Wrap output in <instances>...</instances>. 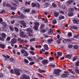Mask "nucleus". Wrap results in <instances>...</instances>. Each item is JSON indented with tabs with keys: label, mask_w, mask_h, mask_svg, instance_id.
<instances>
[{
	"label": "nucleus",
	"mask_w": 79,
	"mask_h": 79,
	"mask_svg": "<svg viewBox=\"0 0 79 79\" xmlns=\"http://www.w3.org/2000/svg\"><path fill=\"white\" fill-rule=\"evenodd\" d=\"M42 62L43 64H47L48 63V61L46 60H44L42 61Z\"/></svg>",
	"instance_id": "12"
},
{
	"label": "nucleus",
	"mask_w": 79,
	"mask_h": 79,
	"mask_svg": "<svg viewBox=\"0 0 79 79\" xmlns=\"http://www.w3.org/2000/svg\"><path fill=\"white\" fill-rule=\"evenodd\" d=\"M35 63L34 62H32L29 63V64L30 65H33V64H34Z\"/></svg>",
	"instance_id": "60"
},
{
	"label": "nucleus",
	"mask_w": 79,
	"mask_h": 79,
	"mask_svg": "<svg viewBox=\"0 0 79 79\" xmlns=\"http://www.w3.org/2000/svg\"><path fill=\"white\" fill-rule=\"evenodd\" d=\"M29 47V46L28 45H26L25 47H23V48H24L25 50H27V48Z\"/></svg>",
	"instance_id": "32"
},
{
	"label": "nucleus",
	"mask_w": 79,
	"mask_h": 79,
	"mask_svg": "<svg viewBox=\"0 0 79 79\" xmlns=\"http://www.w3.org/2000/svg\"><path fill=\"white\" fill-rule=\"evenodd\" d=\"M38 71L39 73H45V72H46V71L41 70L40 69H38Z\"/></svg>",
	"instance_id": "17"
},
{
	"label": "nucleus",
	"mask_w": 79,
	"mask_h": 79,
	"mask_svg": "<svg viewBox=\"0 0 79 79\" xmlns=\"http://www.w3.org/2000/svg\"><path fill=\"white\" fill-rule=\"evenodd\" d=\"M49 61H53L54 60V58L52 57H50L49 58Z\"/></svg>",
	"instance_id": "43"
},
{
	"label": "nucleus",
	"mask_w": 79,
	"mask_h": 79,
	"mask_svg": "<svg viewBox=\"0 0 79 79\" xmlns=\"http://www.w3.org/2000/svg\"><path fill=\"white\" fill-rule=\"evenodd\" d=\"M56 42L58 44H60V43H61V42H60V40H57V41H56Z\"/></svg>",
	"instance_id": "58"
},
{
	"label": "nucleus",
	"mask_w": 79,
	"mask_h": 79,
	"mask_svg": "<svg viewBox=\"0 0 79 79\" xmlns=\"http://www.w3.org/2000/svg\"><path fill=\"white\" fill-rule=\"evenodd\" d=\"M73 15H74V14H73V13L70 12H69V16H73Z\"/></svg>",
	"instance_id": "31"
},
{
	"label": "nucleus",
	"mask_w": 79,
	"mask_h": 79,
	"mask_svg": "<svg viewBox=\"0 0 79 79\" xmlns=\"http://www.w3.org/2000/svg\"><path fill=\"white\" fill-rule=\"evenodd\" d=\"M27 52V51H26V50L24 49H23L21 51V53L22 54H24V53H25Z\"/></svg>",
	"instance_id": "23"
},
{
	"label": "nucleus",
	"mask_w": 79,
	"mask_h": 79,
	"mask_svg": "<svg viewBox=\"0 0 79 79\" xmlns=\"http://www.w3.org/2000/svg\"><path fill=\"white\" fill-rule=\"evenodd\" d=\"M10 3H11V5H12L13 6H11L10 7L11 9L12 10H15L16 9V6H17L15 2H11Z\"/></svg>",
	"instance_id": "2"
},
{
	"label": "nucleus",
	"mask_w": 79,
	"mask_h": 79,
	"mask_svg": "<svg viewBox=\"0 0 79 79\" xmlns=\"http://www.w3.org/2000/svg\"><path fill=\"white\" fill-rule=\"evenodd\" d=\"M48 43H49V44H50L52 43V42H53V39H48Z\"/></svg>",
	"instance_id": "27"
},
{
	"label": "nucleus",
	"mask_w": 79,
	"mask_h": 79,
	"mask_svg": "<svg viewBox=\"0 0 79 79\" xmlns=\"http://www.w3.org/2000/svg\"><path fill=\"white\" fill-rule=\"evenodd\" d=\"M24 9H25V7L24 6H23L21 8V10H24Z\"/></svg>",
	"instance_id": "64"
},
{
	"label": "nucleus",
	"mask_w": 79,
	"mask_h": 79,
	"mask_svg": "<svg viewBox=\"0 0 79 79\" xmlns=\"http://www.w3.org/2000/svg\"><path fill=\"white\" fill-rule=\"evenodd\" d=\"M6 6H10V7H11V5L10 4L7 3V4H6Z\"/></svg>",
	"instance_id": "42"
},
{
	"label": "nucleus",
	"mask_w": 79,
	"mask_h": 79,
	"mask_svg": "<svg viewBox=\"0 0 79 79\" xmlns=\"http://www.w3.org/2000/svg\"><path fill=\"white\" fill-rule=\"evenodd\" d=\"M3 72L4 74H7V73H8V72L5 70H4L3 71Z\"/></svg>",
	"instance_id": "63"
},
{
	"label": "nucleus",
	"mask_w": 79,
	"mask_h": 79,
	"mask_svg": "<svg viewBox=\"0 0 79 79\" xmlns=\"http://www.w3.org/2000/svg\"><path fill=\"white\" fill-rule=\"evenodd\" d=\"M36 5L35 3H32L31 4V6L32 7H34V6H37L38 8H39L40 7V5L39 3H37Z\"/></svg>",
	"instance_id": "9"
},
{
	"label": "nucleus",
	"mask_w": 79,
	"mask_h": 79,
	"mask_svg": "<svg viewBox=\"0 0 79 79\" xmlns=\"http://www.w3.org/2000/svg\"><path fill=\"white\" fill-rule=\"evenodd\" d=\"M61 71V70L60 69H56L54 71V73L55 74H56V75H57V76H58L59 75H60V73Z\"/></svg>",
	"instance_id": "3"
},
{
	"label": "nucleus",
	"mask_w": 79,
	"mask_h": 79,
	"mask_svg": "<svg viewBox=\"0 0 79 79\" xmlns=\"http://www.w3.org/2000/svg\"><path fill=\"white\" fill-rule=\"evenodd\" d=\"M27 31L28 32H30V33H32V29L31 28H28L27 29Z\"/></svg>",
	"instance_id": "13"
},
{
	"label": "nucleus",
	"mask_w": 79,
	"mask_h": 79,
	"mask_svg": "<svg viewBox=\"0 0 79 79\" xmlns=\"http://www.w3.org/2000/svg\"><path fill=\"white\" fill-rule=\"evenodd\" d=\"M61 77H63V78H65V77H68V75L65 74H63L61 76Z\"/></svg>",
	"instance_id": "20"
},
{
	"label": "nucleus",
	"mask_w": 79,
	"mask_h": 79,
	"mask_svg": "<svg viewBox=\"0 0 79 79\" xmlns=\"http://www.w3.org/2000/svg\"><path fill=\"white\" fill-rule=\"evenodd\" d=\"M75 71L77 74H79V70L77 69V68H76L75 69Z\"/></svg>",
	"instance_id": "33"
},
{
	"label": "nucleus",
	"mask_w": 79,
	"mask_h": 79,
	"mask_svg": "<svg viewBox=\"0 0 79 79\" xmlns=\"http://www.w3.org/2000/svg\"><path fill=\"white\" fill-rule=\"evenodd\" d=\"M67 40V39H65L63 40V43H66V42H68Z\"/></svg>",
	"instance_id": "51"
},
{
	"label": "nucleus",
	"mask_w": 79,
	"mask_h": 79,
	"mask_svg": "<svg viewBox=\"0 0 79 79\" xmlns=\"http://www.w3.org/2000/svg\"><path fill=\"white\" fill-rule=\"evenodd\" d=\"M30 49L31 50H32L33 51H34V47H32V46H30Z\"/></svg>",
	"instance_id": "47"
},
{
	"label": "nucleus",
	"mask_w": 79,
	"mask_h": 79,
	"mask_svg": "<svg viewBox=\"0 0 79 79\" xmlns=\"http://www.w3.org/2000/svg\"><path fill=\"white\" fill-rule=\"evenodd\" d=\"M78 48V46H77V45H75L74 47V49H77Z\"/></svg>",
	"instance_id": "57"
},
{
	"label": "nucleus",
	"mask_w": 79,
	"mask_h": 79,
	"mask_svg": "<svg viewBox=\"0 0 79 79\" xmlns=\"http://www.w3.org/2000/svg\"><path fill=\"white\" fill-rule=\"evenodd\" d=\"M10 29L12 31H14V28H13V27H10Z\"/></svg>",
	"instance_id": "61"
},
{
	"label": "nucleus",
	"mask_w": 79,
	"mask_h": 79,
	"mask_svg": "<svg viewBox=\"0 0 79 79\" xmlns=\"http://www.w3.org/2000/svg\"><path fill=\"white\" fill-rule=\"evenodd\" d=\"M70 28L72 29H75L76 30H77V29H78V27L77 26H76L74 25H71L70 26Z\"/></svg>",
	"instance_id": "5"
},
{
	"label": "nucleus",
	"mask_w": 79,
	"mask_h": 79,
	"mask_svg": "<svg viewBox=\"0 0 79 79\" xmlns=\"http://www.w3.org/2000/svg\"><path fill=\"white\" fill-rule=\"evenodd\" d=\"M59 15V13L58 12H55L54 13V16L56 17H58V16Z\"/></svg>",
	"instance_id": "30"
},
{
	"label": "nucleus",
	"mask_w": 79,
	"mask_h": 79,
	"mask_svg": "<svg viewBox=\"0 0 79 79\" xmlns=\"http://www.w3.org/2000/svg\"><path fill=\"white\" fill-rule=\"evenodd\" d=\"M23 55L25 56H27L28 55H29V54H28L27 52V51Z\"/></svg>",
	"instance_id": "34"
},
{
	"label": "nucleus",
	"mask_w": 79,
	"mask_h": 79,
	"mask_svg": "<svg viewBox=\"0 0 79 79\" xmlns=\"http://www.w3.org/2000/svg\"><path fill=\"white\" fill-rule=\"evenodd\" d=\"M11 43H12L14 44H16L17 42V40L15 38H13L12 40Z\"/></svg>",
	"instance_id": "11"
},
{
	"label": "nucleus",
	"mask_w": 79,
	"mask_h": 79,
	"mask_svg": "<svg viewBox=\"0 0 79 79\" xmlns=\"http://www.w3.org/2000/svg\"><path fill=\"white\" fill-rule=\"evenodd\" d=\"M73 23L75 24H79V21L77 20V19H75L73 20Z\"/></svg>",
	"instance_id": "14"
},
{
	"label": "nucleus",
	"mask_w": 79,
	"mask_h": 79,
	"mask_svg": "<svg viewBox=\"0 0 79 79\" xmlns=\"http://www.w3.org/2000/svg\"><path fill=\"white\" fill-rule=\"evenodd\" d=\"M77 66H79V61H78L76 62V65H73L74 68H77Z\"/></svg>",
	"instance_id": "10"
},
{
	"label": "nucleus",
	"mask_w": 79,
	"mask_h": 79,
	"mask_svg": "<svg viewBox=\"0 0 79 79\" xmlns=\"http://www.w3.org/2000/svg\"><path fill=\"white\" fill-rule=\"evenodd\" d=\"M19 17L21 18V19H24V15H23V14L21 13V14H20Z\"/></svg>",
	"instance_id": "22"
},
{
	"label": "nucleus",
	"mask_w": 79,
	"mask_h": 79,
	"mask_svg": "<svg viewBox=\"0 0 79 79\" xmlns=\"http://www.w3.org/2000/svg\"><path fill=\"white\" fill-rule=\"evenodd\" d=\"M69 72H70V73H71L72 74H73L74 75H76V73H74V72L73 71H72L71 70H70Z\"/></svg>",
	"instance_id": "36"
},
{
	"label": "nucleus",
	"mask_w": 79,
	"mask_h": 79,
	"mask_svg": "<svg viewBox=\"0 0 79 79\" xmlns=\"http://www.w3.org/2000/svg\"><path fill=\"white\" fill-rule=\"evenodd\" d=\"M46 31V30L45 29H43L42 30H40V32H43V33H45Z\"/></svg>",
	"instance_id": "41"
},
{
	"label": "nucleus",
	"mask_w": 79,
	"mask_h": 79,
	"mask_svg": "<svg viewBox=\"0 0 79 79\" xmlns=\"http://www.w3.org/2000/svg\"><path fill=\"white\" fill-rule=\"evenodd\" d=\"M27 78V76L25 74H22L20 76L21 79H26Z\"/></svg>",
	"instance_id": "8"
},
{
	"label": "nucleus",
	"mask_w": 79,
	"mask_h": 79,
	"mask_svg": "<svg viewBox=\"0 0 79 79\" xmlns=\"http://www.w3.org/2000/svg\"><path fill=\"white\" fill-rule=\"evenodd\" d=\"M24 61L25 63H29V61L27 59H25L24 60Z\"/></svg>",
	"instance_id": "52"
},
{
	"label": "nucleus",
	"mask_w": 79,
	"mask_h": 79,
	"mask_svg": "<svg viewBox=\"0 0 79 79\" xmlns=\"http://www.w3.org/2000/svg\"><path fill=\"white\" fill-rule=\"evenodd\" d=\"M38 27H39L38 26H34L33 29H35V31H37L38 29Z\"/></svg>",
	"instance_id": "28"
},
{
	"label": "nucleus",
	"mask_w": 79,
	"mask_h": 79,
	"mask_svg": "<svg viewBox=\"0 0 79 79\" xmlns=\"http://www.w3.org/2000/svg\"><path fill=\"white\" fill-rule=\"evenodd\" d=\"M1 35L2 37L3 38H6V34H5L4 33H2L1 34Z\"/></svg>",
	"instance_id": "25"
},
{
	"label": "nucleus",
	"mask_w": 79,
	"mask_h": 79,
	"mask_svg": "<svg viewBox=\"0 0 79 79\" xmlns=\"http://www.w3.org/2000/svg\"><path fill=\"white\" fill-rule=\"evenodd\" d=\"M66 56L67 58H69V59H71V57H72V56H71V54H69L68 55H67Z\"/></svg>",
	"instance_id": "24"
},
{
	"label": "nucleus",
	"mask_w": 79,
	"mask_h": 79,
	"mask_svg": "<svg viewBox=\"0 0 79 79\" xmlns=\"http://www.w3.org/2000/svg\"><path fill=\"white\" fill-rule=\"evenodd\" d=\"M34 24H35V25H34L35 26H38V27H39V25H40L39 23L37 22H35L34 23Z\"/></svg>",
	"instance_id": "16"
},
{
	"label": "nucleus",
	"mask_w": 79,
	"mask_h": 79,
	"mask_svg": "<svg viewBox=\"0 0 79 79\" xmlns=\"http://www.w3.org/2000/svg\"><path fill=\"white\" fill-rule=\"evenodd\" d=\"M44 27H45V25L43 23L41 24L40 26V29H43V28H44Z\"/></svg>",
	"instance_id": "26"
},
{
	"label": "nucleus",
	"mask_w": 79,
	"mask_h": 79,
	"mask_svg": "<svg viewBox=\"0 0 79 79\" xmlns=\"http://www.w3.org/2000/svg\"><path fill=\"white\" fill-rule=\"evenodd\" d=\"M38 76L40 77H43V78L44 77V76L42 75L41 74L39 73L38 74Z\"/></svg>",
	"instance_id": "56"
},
{
	"label": "nucleus",
	"mask_w": 79,
	"mask_h": 79,
	"mask_svg": "<svg viewBox=\"0 0 79 79\" xmlns=\"http://www.w3.org/2000/svg\"><path fill=\"white\" fill-rule=\"evenodd\" d=\"M9 61L10 63H14L16 61L14 58L12 57H10L9 58Z\"/></svg>",
	"instance_id": "6"
},
{
	"label": "nucleus",
	"mask_w": 79,
	"mask_h": 79,
	"mask_svg": "<svg viewBox=\"0 0 79 79\" xmlns=\"http://www.w3.org/2000/svg\"><path fill=\"white\" fill-rule=\"evenodd\" d=\"M5 47V45L3 44H0V48H4Z\"/></svg>",
	"instance_id": "35"
},
{
	"label": "nucleus",
	"mask_w": 79,
	"mask_h": 79,
	"mask_svg": "<svg viewBox=\"0 0 79 79\" xmlns=\"http://www.w3.org/2000/svg\"><path fill=\"white\" fill-rule=\"evenodd\" d=\"M69 12H70L73 13L74 11V8H70L69 9Z\"/></svg>",
	"instance_id": "21"
},
{
	"label": "nucleus",
	"mask_w": 79,
	"mask_h": 79,
	"mask_svg": "<svg viewBox=\"0 0 79 79\" xmlns=\"http://www.w3.org/2000/svg\"><path fill=\"white\" fill-rule=\"evenodd\" d=\"M52 6H53V7H56V5L55 4V3H53L52 4Z\"/></svg>",
	"instance_id": "62"
},
{
	"label": "nucleus",
	"mask_w": 79,
	"mask_h": 79,
	"mask_svg": "<svg viewBox=\"0 0 79 79\" xmlns=\"http://www.w3.org/2000/svg\"><path fill=\"white\" fill-rule=\"evenodd\" d=\"M64 18V17L63 16L60 15L59 17V20H61V19H63Z\"/></svg>",
	"instance_id": "19"
},
{
	"label": "nucleus",
	"mask_w": 79,
	"mask_h": 79,
	"mask_svg": "<svg viewBox=\"0 0 79 79\" xmlns=\"http://www.w3.org/2000/svg\"><path fill=\"white\" fill-rule=\"evenodd\" d=\"M24 11L25 12H28L30 11V10L28 9H26L24 10Z\"/></svg>",
	"instance_id": "45"
},
{
	"label": "nucleus",
	"mask_w": 79,
	"mask_h": 79,
	"mask_svg": "<svg viewBox=\"0 0 79 79\" xmlns=\"http://www.w3.org/2000/svg\"><path fill=\"white\" fill-rule=\"evenodd\" d=\"M53 32V31L52 28H50V32H48V34L49 35H51V34H52Z\"/></svg>",
	"instance_id": "18"
},
{
	"label": "nucleus",
	"mask_w": 79,
	"mask_h": 79,
	"mask_svg": "<svg viewBox=\"0 0 79 79\" xmlns=\"http://www.w3.org/2000/svg\"><path fill=\"white\" fill-rule=\"evenodd\" d=\"M27 58L29 60H30V61H32L33 60L32 58H31V57H27Z\"/></svg>",
	"instance_id": "39"
},
{
	"label": "nucleus",
	"mask_w": 79,
	"mask_h": 79,
	"mask_svg": "<svg viewBox=\"0 0 79 79\" xmlns=\"http://www.w3.org/2000/svg\"><path fill=\"white\" fill-rule=\"evenodd\" d=\"M24 34V33L23 31L20 32V36H23V35Z\"/></svg>",
	"instance_id": "44"
},
{
	"label": "nucleus",
	"mask_w": 79,
	"mask_h": 79,
	"mask_svg": "<svg viewBox=\"0 0 79 79\" xmlns=\"http://www.w3.org/2000/svg\"><path fill=\"white\" fill-rule=\"evenodd\" d=\"M77 59V56H75L73 59V60L75 61Z\"/></svg>",
	"instance_id": "50"
},
{
	"label": "nucleus",
	"mask_w": 79,
	"mask_h": 79,
	"mask_svg": "<svg viewBox=\"0 0 79 79\" xmlns=\"http://www.w3.org/2000/svg\"><path fill=\"white\" fill-rule=\"evenodd\" d=\"M52 23H53V24H56V23H57V22L56 21V20H53V21H52Z\"/></svg>",
	"instance_id": "49"
},
{
	"label": "nucleus",
	"mask_w": 79,
	"mask_h": 79,
	"mask_svg": "<svg viewBox=\"0 0 79 79\" xmlns=\"http://www.w3.org/2000/svg\"><path fill=\"white\" fill-rule=\"evenodd\" d=\"M10 73L15 74L17 76H19V75H20L19 69L18 68H17L15 69L11 70H10Z\"/></svg>",
	"instance_id": "1"
},
{
	"label": "nucleus",
	"mask_w": 79,
	"mask_h": 79,
	"mask_svg": "<svg viewBox=\"0 0 79 79\" xmlns=\"http://www.w3.org/2000/svg\"><path fill=\"white\" fill-rule=\"evenodd\" d=\"M57 56H58L57 57V58L58 59L59 58V57H61V56H62V55L63 54L62 53V52H57Z\"/></svg>",
	"instance_id": "7"
},
{
	"label": "nucleus",
	"mask_w": 79,
	"mask_h": 79,
	"mask_svg": "<svg viewBox=\"0 0 79 79\" xmlns=\"http://www.w3.org/2000/svg\"><path fill=\"white\" fill-rule=\"evenodd\" d=\"M35 38L31 39L30 40V41L31 42H33V41H35Z\"/></svg>",
	"instance_id": "40"
},
{
	"label": "nucleus",
	"mask_w": 79,
	"mask_h": 79,
	"mask_svg": "<svg viewBox=\"0 0 79 79\" xmlns=\"http://www.w3.org/2000/svg\"><path fill=\"white\" fill-rule=\"evenodd\" d=\"M32 13H34V14H36L37 12L34 10H32Z\"/></svg>",
	"instance_id": "53"
},
{
	"label": "nucleus",
	"mask_w": 79,
	"mask_h": 79,
	"mask_svg": "<svg viewBox=\"0 0 79 79\" xmlns=\"http://www.w3.org/2000/svg\"><path fill=\"white\" fill-rule=\"evenodd\" d=\"M73 2V0H69L68 1H67L68 3H69V4H72Z\"/></svg>",
	"instance_id": "29"
},
{
	"label": "nucleus",
	"mask_w": 79,
	"mask_h": 79,
	"mask_svg": "<svg viewBox=\"0 0 79 79\" xmlns=\"http://www.w3.org/2000/svg\"><path fill=\"white\" fill-rule=\"evenodd\" d=\"M10 39H11V38H10V37H7L6 39L7 41H10Z\"/></svg>",
	"instance_id": "55"
},
{
	"label": "nucleus",
	"mask_w": 79,
	"mask_h": 79,
	"mask_svg": "<svg viewBox=\"0 0 79 79\" xmlns=\"http://www.w3.org/2000/svg\"><path fill=\"white\" fill-rule=\"evenodd\" d=\"M20 23H21V24L23 26V28H25V27H26L27 26H26V24L25 23V22L24 21H23V20L20 21Z\"/></svg>",
	"instance_id": "4"
},
{
	"label": "nucleus",
	"mask_w": 79,
	"mask_h": 79,
	"mask_svg": "<svg viewBox=\"0 0 79 79\" xmlns=\"http://www.w3.org/2000/svg\"><path fill=\"white\" fill-rule=\"evenodd\" d=\"M74 38H75V39H79V35H74Z\"/></svg>",
	"instance_id": "46"
},
{
	"label": "nucleus",
	"mask_w": 79,
	"mask_h": 79,
	"mask_svg": "<svg viewBox=\"0 0 79 79\" xmlns=\"http://www.w3.org/2000/svg\"><path fill=\"white\" fill-rule=\"evenodd\" d=\"M0 23L3 24V19L2 18H0Z\"/></svg>",
	"instance_id": "37"
},
{
	"label": "nucleus",
	"mask_w": 79,
	"mask_h": 79,
	"mask_svg": "<svg viewBox=\"0 0 79 79\" xmlns=\"http://www.w3.org/2000/svg\"><path fill=\"white\" fill-rule=\"evenodd\" d=\"M64 74H65L66 75H69V72L65 71L64 72Z\"/></svg>",
	"instance_id": "54"
},
{
	"label": "nucleus",
	"mask_w": 79,
	"mask_h": 79,
	"mask_svg": "<svg viewBox=\"0 0 79 79\" xmlns=\"http://www.w3.org/2000/svg\"><path fill=\"white\" fill-rule=\"evenodd\" d=\"M15 31L16 32H18V31H19V29H18V28L15 27Z\"/></svg>",
	"instance_id": "48"
},
{
	"label": "nucleus",
	"mask_w": 79,
	"mask_h": 79,
	"mask_svg": "<svg viewBox=\"0 0 79 79\" xmlns=\"http://www.w3.org/2000/svg\"><path fill=\"white\" fill-rule=\"evenodd\" d=\"M68 36L69 37H71V36H72V34L71 33H69L68 34Z\"/></svg>",
	"instance_id": "59"
},
{
	"label": "nucleus",
	"mask_w": 79,
	"mask_h": 79,
	"mask_svg": "<svg viewBox=\"0 0 79 79\" xmlns=\"http://www.w3.org/2000/svg\"><path fill=\"white\" fill-rule=\"evenodd\" d=\"M44 48L45 50H48L49 49L48 47V46L47 44H45L44 45Z\"/></svg>",
	"instance_id": "15"
},
{
	"label": "nucleus",
	"mask_w": 79,
	"mask_h": 79,
	"mask_svg": "<svg viewBox=\"0 0 79 79\" xmlns=\"http://www.w3.org/2000/svg\"><path fill=\"white\" fill-rule=\"evenodd\" d=\"M0 40L4 42L5 39H4V38H3L2 37H0Z\"/></svg>",
	"instance_id": "38"
}]
</instances>
